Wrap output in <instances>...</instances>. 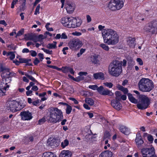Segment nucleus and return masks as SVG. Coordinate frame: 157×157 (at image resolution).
Segmentation results:
<instances>
[{
    "label": "nucleus",
    "mask_w": 157,
    "mask_h": 157,
    "mask_svg": "<svg viewBox=\"0 0 157 157\" xmlns=\"http://www.w3.org/2000/svg\"><path fill=\"white\" fill-rule=\"evenodd\" d=\"M17 58L18 59L20 63H27L31 60L30 59L21 58L20 56H17Z\"/></svg>",
    "instance_id": "30"
},
{
    "label": "nucleus",
    "mask_w": 157,
    "mask_h": 157,
    "mask_svg": "<svg viewBox=\"0 0 157 157\" xmlns=\"http://www.w3.org/2000/svg\"><path fill=\"white\" fill-rule=\"evenodd\" d=\"M82 44V42L78 39H73L68 43L69 46L71 49H75L76 48H80Z\"/></svg>",
    "instance_id": "10"
},
{
    "label": "nucleus",
    "mask_w": 157,
    "mask_h": 157,
    "mask_svg": "<svg viewBox=\"0 0 157 157\" xmlns=\"http://www.w3.org/2000/svg\"><path fill=\"white\" fill-rule=\"evenodd\" d=\"M20 1L21 2V10H23L25 8L26 0H20Z\"/></svg>",
    "instance_id": "38"
},
{
    "label": "nucleus",
    "mask_w": 157,
    "mask_h": 157,
    "mask_svg": "<svg viewBox=\"0 0 157 157\" xmlns=\"http://www.w3.org/2000/svg\"><path fill=\"white\" fill-rule=\"evenodd\" d=\"M7 56H10V58L11 60L13 59L15 57V55L14 52H10L8 53Z\"/></svg>",
    "instance_id": "39"
},
{
    "label": "nucleus",
    "mask_w": 157,
    "mask_h": 157,
    "mask_svg": "<svg viewBox=\"0 0 157 157\" xmlns=\"http://www.w3.org/2000/svg\"><path fill=\"white\" fill-rule=\"evenodd\" d=\"M40 62V61H39V60L37 58H35V59L34 60L33 62V63H34V64L35 65H36Z\"/></svg>",
    "instance_id": "59"
},
{
    "label": "nucleus",
    "mask_w": 157,
    "mask_h": 157,
    "mask_svg": "<svg viewBox=\"0 0 157 157\" xmlns=\"http://www.w3.org/2000/svg\"><path fill=\"white\" fill-rule=\"evenodd\" d=\"M6 91L0 88V97L5 95Z\"/></svg>",
    "instance_id": "53"
},
{
    "label": "nucleus",
    "mask_w": 157,
    "mask_h": 157,
    "mask_svg": "<svg viewBox=\"0 0 157 157\" xmlns=\"http://www.w3.org/2000/svg\"><path fill=\"white\" fill-rule=\"evenodd\" d=\"M87 22L88 23L90 22L91 21V18L89 15H87L86 16Z\"/></svg>",
    "instance_id": "61"
},
{
    "label": "nucleus",
    "mask_w": 157,
    "mask_h": 157,
    "mask_svg": "<svg viewBox=\"0 0 157 157\" xmlns=\"http://www.w3.org/2000/svg\"><path fill=\"white\" fill-rule=\"evenodd\" d=\"M144 30L149 34H153L157 33V19L146 25L144 27Z\"/></svg>",
    "instance_id": "7"
},
{
    "label": "nucleus",
    "mask_w": 157,
    "mask_h": 157,
    "mask_svg": "<svg viewBox=\"0 0 157 157\" xmlns=\"http://www.w3.org/2000/svg\"><path fill=\"white\" fill-rule=\"evenodd\" d=\"M56 42L54 41L52 43H50L48 44L47 45V47L49 49H55L56 48Z\"/></svg>",
    "instance_id": "33"
},
{
    "label": "nucleus",
    "mask_w": 157,
    "mask_h": 157,
    "mask_svg": "<svg viewBox=\"0 0 157 157\" xmlns=\"http://www.w3.org/2000/svg\"><path fill=\"white\" fill-rule=\"evenodd\" d=\"M150 103L149 98L147 96L142 95L140 97V101L137 105V106L139 109H144L148 107Z\"/></svg>",
    "instance_id": "6"
},
{
    "label": "nucleus",
    "mask_w": 157,
    "mask_h": 157,
    "mask_svg": "<svg viewBox=\"0 0 157 157\" xmlns=\"http://www.w3.org/2000/svg\"><path fill=\"white\" fill-rule=\"evenodd\" d=\"M77 19V21L76 23L73 22L72 24L77 25L76 28L80 26L81 25L82 23V20L79 18H78Z\"/></svg>",
    "instance_id": "36"
},
{
    "label": "nucleus",
    "mask_w": 157,
    "mask_h": 157,
    "mask_svg": "<svg viewBox=\"0 0 157 157\" xmlns=\"http://www.w3.org/2000/svg\"><path fill=\"white\" fill-rule=\"evenodd\" d=\"M124 6L123 2L121 0H111L108 4V7L112 10H119Z\"/></svg>",
    "instance_id": "8"
},
{
    "label": "nucleus",
    "mask_w": 157,
    "mask_h": 157,
    "mask_svg": "<svg viewBox=\"0 0 157 157\" xmlns=\"http://www.w3.org/2000/svg\"><path fill=\"white\" fill-rule=\"evenodd\" d=\"M25 76H26L27 77L29 78L30 80H32L33 81L35 82H37L36 80L33 77H32L31 75H29L27 73H25Z\"/></svg>",
    "instance_id": "41"
},
{
    "label": "nucleus",
    "mask_w": 157,
    "mask_h": 157,
    "mask_svg": "<svg viewBox=\"0 0 157 157\" xmlns=\"http://www.w3.org/2000/svg\"><path fill=\"white\" fill-rule=\"evenodd\" d=\"M99 46L106 51H108L109 50V47L105 44H101L99 45Z\"/></svg>",
    "instance_id": "34"
},
{
    "label": "nucleus",
    "mask_w": 157,
    "mask_h": 157,
    "mask_svg": "<svg viewBox=\"0 0 157 157\" xmlns=\"http://www.w3.org/2000/svg\"><path fill=\"white\" fill-rule=\"evenodd\" d=\"M71 153L68 150H63L61 152L59 157H71Z\"/></svg>",
    "instance_id": "22"
},
{
    "label": "nucleus",
    "mask_w": 157,
    "mask_h": 157,
    "mask_svg": "<svg viewBox=\"0 0 157 157\" xmlns=\"http://www.w3.org/2000/svg\"><path fill=\"white\" fill-rule=\"evenodd\" d=\"M0 87L1 89L6 91L9 88V86L6 82H0Z\"/></svg>",
    "instance_id": "27"
},
{
    "label": "nucleus",
    "mask_w": 157,
    "mask_h": 157,
    "mask_svg": "<svg viewBox=\"0 0 157 157\" xmlns=\"http://www.w3.org/2000/svg\"><path fill=\"white\" fill-rule=\"evenodd\" d=\"M87 74V73L86 72H80L79 73V75L80 76L77 78V80H75V78H74V80L77 82L82 80L84 78V77H83L82 76H86Z\"/></svg>",
    "instance_id": "26"
},
{
    "label": "nucleus",
    "mask_w": 157,
    "mask_h": 157,
    "mask_svg": "<svg viewBox=\"0 0 157 157\" xmlns=\"http://www.w3.org/2000/svg\"><path fill=\"white\" fill-rule=\"evenodd\" d=\"M141 152L143 157H157L155 154V149L153 147L143 148Z\"/></svg>",
    "instance_id": "9"
},
{
    "label": "nucleus",
    "mask_w": 157,
    "mask_h": 157,
    "mask_svg": "<svg viewBox=\"0 0 157 157\" xmlns=\"http://www.w3.org/2000/svg\"><path fill=\"white\" fill-rule=\"evenodd\" d=\"M93 76L95 79L104 80V74L102 72L95 73L94 74Z\"/></svg>",
    "instance_id": "24"
},
{
    "label": "nucleus",
    "mask_w": 157,
    "mask_h": 157,
    "mask_svg": "<svg viewBox=\"0 0 157 157\" xmlns=\"http://www.w3.org/2000/svg\"><path fill=\"white\" fill-rule=\"evenodd\" d=\"M110 136V133L108 131L105 132L104 136V138H109Z\"/></svg>",
    "instance_id": "54"
},
{
    "label": "nucleus",
    "mask_w": 157,
    "mask_h": 157,
    "mask_svg": "<svg viewBox=\"0 0 157 157\" xmlns=\"http://www.w3.org/2000/svg\"><path fill=\"white\" fill-rule=\"evenodd\" d=\"M8 71V76H7V78L8 79L9 78H11L13 76H15L16 75V74L13 72H10V70L8 71Z\"/></svg>",
    "instance_id": "48"
},
{
    "label": "nucleus",
    "mask_w": 157,
    "mask_h": 157,
    "mask_svg": "<svg viewBox=\"0 0 157 157\" xmlns=\"http://www.w3.org/2000/svg\"><path fill=\"white\" fill-rule=\"evenodd\" d=\"M85 101L87 104L90 105H93L94 104V101L93 99L90 98H87L85 99Z\"/></svg>",
    "instance_id": "31"
},
{
    "label": "nucleus",
    "mask_w": 157,
    "mask_h": 157,
    "mask_svg": "<svg viewBox=\"0 0 157 157\" xmlns=\"http://www.w3.org/2000/svg\"><path fill=\"white\" fill-rule=\"evenodd\" d=\"M0 24H2L4 25L5 26H6L7 25V24L5 20H0Z\"/></svg>",
    "instance_id": "64"
},
{
    "label": "nucleus",
    "mask_w": 157,
    "mask_h": 157,
    "mask_svg": "<svg viewBox=\"0 0 157 157\" xmlns=\"http://www.w3.org/2000/svg\"><path fill=\"white\" fill-rule=\"evenodd\" d=\"M18 0H13L11 3V8H14V5H15L17 2H18Z\"/></svg>",
    "instance_id": "56"
},
{
    "label": "nucleus",
    "mask_w": 157,
    "mask_h": 157,
    "mask_svg": "<svg viewBox=\"0 0 157 157\" xmlns=\"http://www.w3.org/2000/svg\"><path fill=\"white\" fill-rule=\"evenodd\" d=\"M104 26L99 25L98 28L102 31L104 42L109 45H115L119 41V36L116 31L111 29H103Z\"/></svg>",
    "instance_id": "1"
},
{
    "label": "nucleus",
    "mask_w": 157,
    "mask_h": 157,
    "mask_svg": "<svg viewBox=\"0 0 157 157\" xmlns=\"http://www.w3.org/2000/svg\"><path fill=\"white\" fill-rule=\"evenodd\" d=\"M68 49V47H65L62 50V52H63V53L64 55H66L67 52H65L66 50H67Z\"/></svg>",
    "instance_id": "63"
},
{
    "label": "nucleus",
    "mask_w": 157,
    "mask_h": 157,
    "mask_svg": "<svg viewBox=\"0 0 157 157\" xmlns=\"http://www.w3.org/2000/svg\"><path fill=\"white\" fill-rule=\"evenodd\" d=\"M65 104L67 105L66 113L67 114H69L71 111L72 107L71 106L67 104L66 103H65Z\"/></svg>",
    "instance_id": "37"
},
{
    "label": "nucleus",
    "mask_w": 157,
    "mask_h": 157,
    "mask_svg": "<svg viewBox=\"0 0 157 157\" xmlns=\"http://www.w3.org/2000/svg\"><path fill=\"white\" fill-rule=\"evenodd\" d=\"M112 156L113 153L111 151L106 150L101 153L98 157H112Z\"/></svg>",
    "instance_id": "20"
},
{
    "label": "nucleus",
    "mask_w": 157,
    "mask_h": 157,
    "mask_svg": "<svg viewBox=\"0 0 157 157\" xmlns=\"http://www.w3.org/2000/svg\"><path fill=\"white\" fill-rule=\"evenodd\" d=\"M24 33V29H21V30L19 31L17 33L16 36V37L17 36H21Z\"/></svg>",
    "instance_id": "49"
},
{
    "label": "nucleus",
    "mask_w": 157,
    "mask_h": 157,
    "mask_svg": "<svg viewBox=\"0 0 157 157\" xmlns=\"http://www.w3.org/2000/svg\"><path fill=\"white\" fill-rule=\"evenodd\" d=\"M42 50L46 53L48 54H52V50H49L45 49L44 48H42Z\"/></svg>",
    "instance_id": "47"
},
{
    "label": "nucleus",
    "mask_w": 157,
    "mask_h": 157,
    "mask_svg": "<svg viewBox=\"0 0 157 157\" xmlns=\"http://www.w3.org/2000/svg\"><path fill=\"white\" fill-rule=\"evenodd\" d=\"M46 37L42 34H40L38 36L34 35V42H36L39 41L40 42H42L43 41V40L46 38Z\"/></svg>",
    "instance_id": "23"
},
{
    "label": "nucleus",
    "mask_w": 157,
    "mask_h": 157,
    "mask_svg": "<svg viewBox=\"0 0 157 157\" xmlns=\"http://www.w3.org/2000/svg\"><path fill=\"white\" fill-rule=\"evenodd\" d=\"M136 61L140 65H142L143 64V62L142 60L140 58H137L136 59Z\"/></svg>",
    "instance_id": "58"
},
{
    "label": "nucleus",
    "mask_w": 157,
    "mask_h": 157,
    "mask_svg": "<svg viewBox=\"0 0 157 157\" xmlns=\"http://www.w3.org/2000/svg\"><path fill=\"white\" fill-rule=\"evenodd\" d=\"M25 38L27 40H32L34 41V35H29L26 36L25 35Z\"/></svg>",
    "instance_id": "40"
},
{
    "label": "nucleus",
    "mask_w": 157,
    "mask_h": 157,
    "mask_svg": "<svg viewBox=\"0 0 157 157\" xmlns=\"http://www.w3.org/2000/svg\"><path fill=\"white\" fill-rule=\"evenodd\" d=\"M47 145L52 148H54L59 145V143L58 140L54 138H50L48 139Z\"/></svg>",
    "instance_id": "11"
},
{
    "label": "nucleus",
    "mask_w": 157,
    "mask_h": 157,
    "mask_svg": "<svg viewBox=\"0 0 157 157\" xmlns=\"http://www.w3.org/2000/svg\"><path fill=\"white\" fill-rule=\"evenodd\" d=\"M50 25V23H47L45 25V27L47 29L48 31H53V29L52 28H50L49 27V25Z\"/></svg>",
    "instance_id": "52"
},
{
    "label": "nucleus",
    "mask_w": 157,
    "mask_h": 157,
    "mask_svg": "<svg viewBox=\"0 0 157 157\" xmlns=\"http://www.w3.org/2000/svg\"><path fill=\"white\" fill-rule=\"evenodd\" d=\"M115 95H116V99L117 100V101H120V98L121 97V92L119 91H116L115 93Z\"/></svg>",
    "instance_id": "35"
},
{
    "label": "nucleus",
    "mask_w": 157,
    "mask_h": 157,
    "mask_svg": "<svg viewBox=\"0 0 157 157\" xmlns=\"http://www.w3.org/2000/svg\"><path fill=\"white\" fill-rule=\"evenodd\" d=\"M54 114L57 117L59 120L60 121L63 118V116L62 111L60 109L56 107H52L50 109Z\"/></svg>",
    "instance_id": "13"
},
{
    "label": "nucleus",
    "mask_w": 157,
    "mask_h": 157,
    "mask_svg": "<svg viewBox=\"0 0 157 157\" xmlns=\"http://www.w3.org/2000/svg\"><path fill=\"white\" fill-rule=\"evenodd\" d=\"M20 116L22 120L28 121L31 120L33 117L32 113L29 111H23L20 113Z\"/></svg>",
    "instance_id": "12"
},
{
    "label": "nucleus",
    "mask_w": 157,
    "mask_h": 157,
    "mask_svg": "<svg viewBox=\"0 0 157 157\" xmlns=\"http://www.w3.org/2000/svg\"><path fill=\"white\" fill-rule=\"evenodd\" d=\"M10 70L9 68H6L3 67L2 64H0V72H4V71H8Z\"/></svg>",
    "instance_id": "44"
},
{
    "label": "nucleus",
    "mask_w": 157,
    "mask_h": 157,
    "mask_svg": "<svg viewBox=\"0 0 157 157\" xmlns=\"http://www.w3.org/2000/svg\"><path fill=\"white\" fill-rule=\"evenodd\" d=\"M22 102V101L19 100V99L9 101L7 104V106L9 108L8 109H10L13 112L20 110L25 106L24 102Z\"/></svg>",
    "instance_id": "4"
},
{
    "label": "nucleus",
    "mask_w": 157,
    "mask_h": 157,
    "mask_svg": "<svg viewBox=\"0 0 157 157\" xmlns=\"http://www.w3.org/2000/svg\"><path fill=\"white\" fill-rule=\"evenodd\" d=\"M40 8V6L39 5H38L36 7L35 11L34 14L35 15H37V14H39L40 13L39 12V10Z\"/></svg>",
    "instance_id": "51"
},
{
    "label": "nucleus",
    "mask_w": 157,
    "mask_h": 157,
    "mask_svg": "<svg viewBox=\"0 0 157 157\" xmlns=\"http://www.w3.org/2000/svg\"><path fill=\"white\" fill-rule=\"evenodd\" d=\"M135 142L138 146L141 145L144 143V141L140 133H138L136 135L135 139Z\"/></svg>",
    "instance_id": "21"
},
{
    "label": "nucleus",
    "mask_w": 157,
    "mask_h": 157,
    "mask_svg": "<svg viewBox=\"0 0 157 157\" xmlns=\"http://www.w3.org/2000/svg\"><path fill=\"white\" fill-rule=\"evenodd\" d=\"M86 49L83 48H81L79 52L77 54V56L78 57H79L82 54H83L85 51Z\"/></svg>",
    "instance_id": "45"
},
{
    "label": "nucleus",
    "mask_w": 157,
    "mask_h": 157,
    "mask_svg": "<svg viewBox=\"0 0 157 157\" xmlns=\"http://www.w3.org/2000/svg\"><path fill=\"white\" fill-rule=\"evenodd\" d=\"M139 89L143 92H149L154 88L153 82L148 78H142L138 84Z\"/></svg>",
    "instance_id": "3"
},
{
    "label": "nucleus",
    "mask_w": 157,
    "mask_h": 157,
    "mask_svg": "<svg viewBox=\"0 0 157 157\" xmlns=\"http://www.w3.org/2000/svg\"><path fill=\"white\" fill-rule=\"evenodd\" d=\"M65 7L67 12L69 13H72L75 9V4L69 1L66 2Z\"/></svg>",
    "instance_id": "15"
},
{
    "label": "nucleus",
    "mask_w": 157,
    "mask_h": 157,
    "mask_svg": "<svg viewBox=\"0 0 157 157\" xmlns=\"http://www.w3.org/2000/svg\"><path fill=\"white\" fill-rule=\"evenodd\" d=\"M147 139L149 141H152L153 140L152 136L151 135H149L147 136Z\"/></svg>",
    "instance_id": "60"
},
{
    "label": "nucleus",
    "mask_w": 157,
    "mask_h": 157,
    "mask_svg": "<svg viewBox=\"0 0 157 157\" xmlns=\"http://www.w3.org/2000/svg\"><path fill=\"white\" fill-rule=\"evenodd\" d=\"M122 61L113 60L110 64L109 67V72L111 75L117 77L122 71Z\"/></svg>",
    "instance_id": "2"
},
{
    "label": "nucleus",
    "mask_w": 157,
    "mask_h": 157,
    "mask_svg": "<svg viewBox=\"0 0 157 157\" xmlns=\"http://www.w3.org/2000/svg\"><path fill=\"white\" fill-rule=\"evenodd\" d=\"M72 34L74 36H80L81 35L82 33L79 32H75L72 33Z\"/></svg>",
    "instance_id": "57"
},
{
    "label": "nucleus",
    "mask_w": 157,
    "mask_h": 157,
    "mask_svg": "<svg viewBox=\"0 0 157 157\" xmlns=\"http://www.w3.org/2000/svg\"><path fill=\"white\" fill-rule=\"evenodd\" d=\"M111 105L115 109L119 110L121 107V104L117 101L113 100L111 102Z\"/></svg>",
    "instance_id": "19"
},
{
    "label": "nucleus",
    "mask_w": 157,
    "mask_h": 157,
    "mask_svg": "<svg viewBox=\"0 0 157 157\" xmlns=\"http://www.w3.org/2000/svg\"><path fill=\"white\" fill-rule=\"evenodd\" d=\"M99 56L96 54H94L90 57V62L94 64H98L99 62L98 58Z\"/></svg>",
    "instance_id": "17"
},
{
    "label": "nucleus",
    "mask_w": 157,
    "mask_h": 157,
    "mask_svg": "<svg viewBox=\"0 0 157 157\" xmlns=\"http://www.w3.org/2000/svg\"><path fill=\"white\" fill-rule=\"evenodd\" d=\"M120 131L125 135H127L129 133L128 128L125 126L121 125L119 127Z\"/></svg>",
    "instance_id": "25"
},
{
    "label": "nucleus",
    "mask_w": 157,
    "mask_h": 157,
    "mask_svg": "<svg viewBox=\"0 0 157 157\" xmlns=\"http://www.w3.org/2000/svg\"><path fill=\"white\" fill-rule=\"evenodd\" d=\"M135 39L134 38L129 37L127 39V42L128 45L131 48H134L135 45Z\"/></svg>",
    "instance_id": "18"
},
{
    "label": "nucleus",
    "mask_w": 157,
    "mask_h": 157,
    "mask_svg": "<svg viewBox=\"0 0 157 157\" xmlns=\"http://www.w3.org/2000/svg\"><path fill=\"white\" fill-rule=\"evenodd\" d=\"M77 21V19L76 18L74 17L69 18L66 27L69 28H76L77 25L72 24L73 22L76 23Z\"/></svg>",
    "instance_id": "16"
},
{
    "label": "nucleus",
    "mask_w": 157,
    "mask_h": 157,
    "mask_svg": "<svg viewBox=\"0 0 157 157\" xmlns=\"http://www.w3.org/2000/svg\"><path fill=\"white\" fill-rule=\"evenodd\" d=\"M46 120L45 118L44 117L39 120L38 123L40 124H41L44 123L46 121Z\"/></svg>",
    "instance_id": "50"
},
{
    "label": "nucleus",
    "mask_w": 157,
    "mask_h": 157,
    "mask_svg": "<svg viewBox=\"0 0 157 157\" xmlns=\"http://www.w3.org/2000/svg\"><path fill=\"white\" fill-rule=\"evenodd\" d=\"M127 95L128 98L131 102L135 104H136L137 103L138 100L134 98L131 94L128 93Z\"/></svg>",
    "instance_id": "28"
},
{
    "label": "nucleus",
    "mask_w": 157,
    "mask_h": 157,
    "mask_svg": "<svg viewBox=\"0 0 157 157\" xmlns=\"http://www.w3.org/2000/svg\"><path fill=\"white\" fill-rule=\"evenodd\" d=\"M89 88L93 90H97L98 92L100 94L103 95H108L110 96H113L114 95L111 91L108 89H105L102 86H100L98 87L96 85H90L88 87Z\"/></svg>",
    "instance_id": "5"
},
{
    "label": "nucleus",
    "mask_w": 157,
    "mask_h": 157,
    "mask_svg": "<svg viewBox=\"0 0 157 157\" xmlns=\"http://www.w3.org/2000/svg\"><path fill=\"white\" fill-rule=\"evenodd\" d=\"M69 17H63L61 19V23L63 24V25L64 26L66 27L67 21H68V19H69Z\"/></svg>",
    "instance_id": "32"
},
{
    "label": "nucleus",
    "mask_w": 157,
    "mask_h": 157,
    "mask_svg": "<svg viewBox=\"0 0 157 157\" xmlns=\"http://www.w3.org/2000/svg\"><path fill=\"white\" fill-rule=\"evenodd\" d=\"M31 55L33 57H35L37 55V53L35 51L31 50L30 51Z\"/></svg>",
    "instance_id": "55"
},
{
    "label": "nucleus",
    "mask_w": 157,
    "mask_h": 157,
    "mask_svg": "<svg viewBox=\"0 0 157 157\" xmlns=\"http://www.w3.org/2000/svg\"><path fill=\"white\" fill-rule=\"evenodd\" d=\"M69 67H63L61 68V70L64 73H67L69 72Z\"/></svg>",
    "instance_id": "43"
},
{
    "label": "nucleus",
    "mask_w": 157,
    "mask_h": 157,
    "mask_svg": "<svg viewBox=\"0 0 157 157\" xmlns=\"http://www.w3.org/2000/svg\"><path fill=\"white\" fill-rule=\"evenodd\" d=\"M69 144V142L67 140H65L64 142H62L61 144V146L63 148H64L66 146H67Z\"/></svg>",
    "instance_id": "42"
},
{
    "label": "nucleus",
    "mask_w": 157,
    "mask_h": 157,
    "mask_svg": "<svg viewBox=\"0 0 157 157\" xmlns=\"http://www.w3.org/2000/svg\"><path fill=\"white\" fill-rule=\"evenodd\" d=\"M61 38L67 39V36L65 33H63L61 35Z\"/></svg>",
    "instance_id": "62"
},
{
    "label": "nucleus",
    "mask_w": 157,
    "mask_h": 157,
    "mask_svg": "<svg viewBox=\"0 0 157 157\" xmlns=\"http://www.w3.org/2000/svg\"><path fill=\"white\" fill-rule=\"evenodd\" d=\"M49 117L48 119V121L50 123H56L59 122L60 121L57 118V117L54 114V113H53L51 109H50L49 110Z\"/></svg>",
    "instance_id": "14"
},
{
    "label": "nucleus",
    "mask_w": 157,
    "mask_h": 157,
    "mask_svg": "<svg viewBox=\"0 0 157 157\" xmlns=\"http://www.w3.org/2000/svg\"><path fill=\"white\" fill-rule=\"evenodd\" d=\"M42 157H56V156L52 152H48L44 153Z\"/></svg>",
    "instance_id": "29"
},
{
    "label": "nucleus",
    "mask_w": 157,
    "mask_h": 157,
    "mask_svg": "<svg viewBox=\"0 0 157 157\" xmlns=\"http://www.w3.org/2000/svg\"><path fill=\"white\" fill-rule=\"evenodd\" d=\"M103 84L105 86L109 88H112L113 86V84L111 82H104Z\"/></svg>",
    "instance_id": "46"
}]
</instances>
